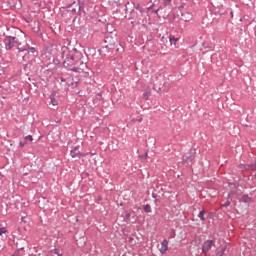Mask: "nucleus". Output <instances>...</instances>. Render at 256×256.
<instances>
[{
  "instance_id": "2",
  "label": "nucleus",
  "mask_w": 256,
  "mask_h": 256,
  "mask_svg": "<svg viewBox=\"0 0 256 256\" xmlns=\"http://www.w3.org/2000/svg\"><path fill=\"white\" fill-rule=\"evenodd\" d=\"M7 47L8 49H13V47H17L19 51H26V48H19V45H21V38L19 36L6 37Z\"/></svg>"
},
{
  "instance_id": "19",
  "label": "nucleus",
  "mask_w": 256,
  "mask_h": 256,
  "mask_svg": "<svg viewBox=\"0 0 256 256\" xmlns=\"http://www.w3.org/2000/svg\"><path fill=\"white\" fill-rule=\"evenodd\" d=\"M183 161H189V159L187 158V156H184Z\"/></svg>"
},
{
  "instance_id": "17",
  "label": "nucleus",
  "mask_w": 256,
  "mask_h": 256,
  "mask_svg": "<svg viewBox=\"0 0 256 256\" xmlns=\"http://www.w3.org/2000/svg\"><path fill=\"white\" fill-rule=\"evenodd\" d=\"M62 50H63V53H64V54H65V53H69V48H67V47H63Z\"/></svg>"
},
{
  "instance_id": "13",
  "label": "nucleus",
  "mask_w": 256,
  "mask_h": 256,
  "mask_svg": "<svg viewBox=\"0 0 256 256\" xmlns=\"http://www.w3.org/2000/svg\"><path fill=\"white\" fill-rule=\"evenodd\" d=\"M144 211H145L146 213H151V211H152L151 205H149V204L145 205V206H144Z\"/></svg>"
},
{
  "instance_id": "20",
  "label": "nucleus",
  "mask_w": 256,
  "mask_h": 256,
  "mask_svg": "<svg viewBox=\"0 0 256 256\" xmlns=\"http://www.w3.org/2000/svg\"><path fill=\"white\" fill-rule=\"evenodd\" d=\"M143 95H144V97H149V93H147V92L144 93Z\"/></svg>"
},
{
  "instance_id": "1",
  "label": "nucleus",
  "mask_w": 256,
  "mask_h": 256,
  "mask_svg": "<svg viewBox=\"0 0 256 256\" xmlns=\"http://www.w3.org/2000/svg\"><path fill=\"white\" fill-rule=\"evenodd\" d=\"M83 54L77 50L70 52L64 61V67L66 69L71 68L74 73H81L84 69H87V64H85L81 59Z\"/></svg>"
},
{
  "instance_id": "12",
  "label": "nucleus",
  "mask_w": 256,
  "mask_h": 256,
  "mask_svg": "<svg viewBox=\"0 0 256 256\" xmlns=\"http://www.w3.org/2000/svg\"><path fill=\"white\" fill-rule=\"evenodd\" d=\"M241 201H243V203H251V198H249V196H243Z\"/></svg>"
},
{
  "instance_id": "21",
  "label": "nucleus",
  "mask_w": 256,
  "mask_h": 256,
  "mask_svg": "<svg viewBox=\"0 0 256 256\" xmlns=\"http://www.w3.org/2000/svg\"><path fill=\"white\" fill-rule=\"evenodd\" d=\"M255 178H256V174H255Z\"/></svg>"
},
{
  "instance_id": "4",
  "label": "nucleus",
  "mask_w": 256,
  "mask_h": 256,
  "mask_svg": "<svg viewBox=\"0 0 256 256\" xmlns=\"http://www.w3.org/2000/svg\"><path fill=\"white\" fill-rule=\"evenodd\" d=\"M71 13H77L81 9V6L79 5V2H74L70 6H68Z\"/></svg>"
},
{
  "instance_id": "8",
  "label": "nucleus",
  "mask_w": 256,
  "mask_h": 256,
  "mask_svg": "<svg viewBox=\"0 0 256 256\" xmlns=\"http://www.w3.org/2000/svg\"><path fill=\"white\" fill-rule=\"evenodd\" d=\"M169 41L171 45H177V42L179 41V39L175 38V36H169Z\"/></svg>"
},
{
  "instance_id": "15",
  "label": "nucleus",
  "mask_w": 256,
  "mask_h": 256,
  "mask_svg": "<svg viewBox=\"0 0 256 256\" xmlns=\"http://www.w3.org/2000/svg\"><path fill=\"white\" fill-rule=\"evenodd\" d=\"M5 233H7V229L6 228H0V235H4Z\"/></svg>"
},
{
  "instance_id": "11",
  "label": "nucleus",
  "mask_w": 256,
  "mask_h": 256,
  "mask_svg": "<svg viewBox=\"0 0 256 256\" xmlns=\"http://www.w3.org/2000/svg\"><path fill=\"white\" fill-rule=\"evenodd\" d=\"M205 210L199 212L198 217L201 221H205Z\"/></svg>"
},
{
  "instance_id": "14",
  "label": "nucleus",
  "mask_w": 256,
  "mask_h": 256,
  "mask_svg": "<svg viewBox=\"0 0 256 256\" xmlns=\"http://www.w3.org/2000/svg\"><path fill=\"white\" fill-rule=\"evenodd\" d=\"M24 139H25V141H33V136L28 135Z\"/></svg>"
},
{
  "instance_id": "3",
  "label": "nucleus",
  "mask_w": 256,
  "mask_h": 256,
  "mask_svg": "<svg viewBox=\"0 0 256 256\" xmlns=\"http://www.w3.org/2000/svg\"><path fill=\"white\" fill-rule=\"evenodd\" d=\"M213 245H214L213 240L205 241L202 246L203 253H205V255H207V253H209V251H211V247H213Z\"/></svg>"
},
{
  "instance_id": "18",
  "label": "nucleus",
  "mask_w": 256,
  "mask_h": 256,
  "mask_svg": "<svg viewBox=\"0 0 256 256\" xmlns=\"http://www.w3.org/2000/svg\"><path fill=\"white\" fill-rule=\"evenodd\" d=\"M28 53H35V48H29Z\"/></svg>"
},
{
  "instance_id": "5",
  "label": "nucleus",
  "mask_w": 256,
  "mask_h": 256,
  "mask_svg": "<svg viewBox=\"0 0 256 256\" xmlns=\"http://www.w3.org/2000/svg\"><path fill=\"white\" fill-rule=\"evenodd\" d=\"M167 249H169V242L167 240H163L161 243L160 253H162V255L167 253Z\"/></svg>"
},
{
  "instance_id": "16",
  "label": "nucleus",
  "mask_w": 256,
  "mask_h": 256,
  "mask_svg": "<svg viewBox=\"0 0 256 256\" xmlns=\"http://www.w3.org/2000/svg\"><path fill=\"white\" fill-rule=\"evenodd\" d=\"M19 145L21 148H23V147H25V145H27V141H24V142L20 141Z\"/></svg>"
},
{
  "instance_id": "9",
  "label": "nucleus",
  "mask_w": 256,
  "mask_h": 256,
  "mask_svg": "<svg viewBox=\"0 0 256 256\" xmlns=\"http://www.w3.org/2000/svg\"><path fill=\"white\" fill-rule=\"evenodd\" d=\"M52 255L63 256V253L59 249H53L50 251Z\"/></svg>"
},
{
  "instance_id": "7",
  "label": "nucleus",
  "mask_w": 256,
  "mask_h": 256,
  "mask_svg": "<svg viewBox=\"0 0 256 256\" xmlns=\"http://www.w3.org/2000/svg\"><path fill=\"white\" fill-rule=\"evenodd\" d=\"M223 255H225V246L217 248L216 250V256H223Z\"/></svg>"
},
{
  "instance_id": "6",
  "label": "nucleus",
  "mask_w": 256,
  "mask_h": 256,
  "mask_svg": "<svg viewBox=\"0 0 256 256\" xmlns=\"http://www.w3.org/2000/svg\"><path fill=\"white\" fill-rule=\"evenodd\" d=\"M70 155L71 157H85V155L81 154V152L77 148L71 150Z\"/></svg>"
},
{
  "instance_id": "10",
  "label": "nucleus",
  "mask_w": 256,
  "mask_h": 256,
  "mask_svg": "<svg viewBox=\"0 0 256 256\" xmlns=\"http://www.w3.org/2000/svg\"><path fill=\"white\" fill-rule=\"evenodd\" d=\"M50 99H51V104L55 107L57 106V100L55 99V94L52 93L51 96H50Z\"/></svg>"
}]
</instances>
